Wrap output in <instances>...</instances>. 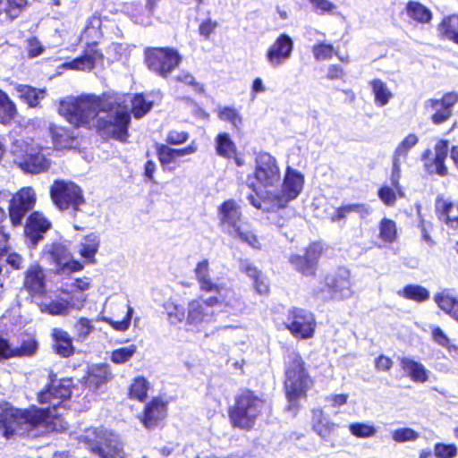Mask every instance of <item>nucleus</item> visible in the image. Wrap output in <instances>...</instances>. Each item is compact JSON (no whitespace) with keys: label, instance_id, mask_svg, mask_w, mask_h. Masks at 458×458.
<instances>
[{"label":"nucleus","instance_id":"60","mask_svg":"<svg viewBox=\"0 0 458 458\" xmlns=\"http://www.w3.org/2000/svg\"><path fill=\"white\" fill-rule=\"evenodd\" d=\"M176 81L191 86L195 91L202 92L203 86L195 81V78L188 72H182L176 76Z\"/></svg>","mask_w":458,"mask_h":458},{"label":"nucleus","instance_id":"26","mask_svg":"<svg viewBox=\"0 0 458 458\" xmlns=\"http://www.w3.org/2000/svg\"><path fill=\"white\" fill-rule=\"evenodd\" d=\"M37 348L38 344L34 340L24 342L21 347H13L6 339L0 336V361L13 357L30 356Z\"/></svg>","mask_w":458,"mask_h":458},{"label":"nucleus","instance_id":"64","mask_svg":"<svg viewBox=\"0 0 458 458\" xmlns=\"http://www.w3.org/2000/svg\"><path fill=\"white\" fill-rule=\"evenodd\" d=\"M28 54L30 57H37L40 55L43 51V46L37 38L28 39Z\"/></svg>","mask_w":458,"mask_h":458},{"label":"nucleus","instance_id":"16","mask_svg":"<svg viewBox=\"0 0 458 458\" xmlns=\"http://www.w3.org/2000/svg\"><path fill=\"white\" fill-rule=\"evenodd\" d=\"M285 327L295 337L309 339L314 335L316 321L312 313L293 308L288 313Z\"/></svg>","mask_w":458,"mask_h":458},{"label":"nucleus","instance_id":"56","mask_svg":"<svg viewBox=\"0 0 458 458\" xmlns=\"http://www.w3.org/2000/svg\"><path fill=\"white\" fill-rule=\"evenodd\" d=\"M458 449L454 444L437 443L434 446V454L437 458H454Z\"/></svg>","mask_w":458,"mask_h":458},{"label":"nucleus","instance_id":"29","mask_svg":"<svg viewBox=\"0 0 458 458\" xmlns=\"http://www.w3.org/2000/svg\"><path fill=\"white\" fill-rule=\"evenodd\" d=\"M400 365L402 369L413 382L425 383L429 378V370L422 363L410 357L402 358Z\"/></svg>","mask_w":458,"mask_h":458},{"label":"nucleus","instance_id":"57","mask_svg":"<svg viewBox=\"0 0 458 458\" xmlns=\"http://www.w3.org/2000/svg\"><path fill=\"white\" fill-rule=\"evenodd\" d=\"M334 47L330 44L320 43L313 46L312 54L316 60L322 61L332 57Z\"/></svg>","mask_w":458,"mask_h":458},{"label":"nucleus","instance_id":"4","mask_svg":"<svg viewBox=\"0 0 458 458\" xmlns=\"http://www.w3.org/2000/svg\"><path fill=\"white\" fill-rule=\"evenodd\" d=\"M79 440L100 458H125L119 437L104 427L87 428Z\"/></svg>","mask_w":458,"mask_h":458},{"label":"nucleus","instance_id":"38","mask_svg":"<svg viewBox=\"0 0 458 458\" xmlns=\"http://www.w3.org/2000/svg\"><path fill=\"white\" fill-rule=\"evenodd\" d=\"M434 300L443 311L458 322V296L453 295L449 291H443L436 294Z\"/></svg>","mask_w":458,"mask_h":458},{"label":"nucleus","instance_id":"45","mask_svg":"<svg viewBox=\"0 0 458 458\" xmlns=\"http://www.w3.org/2000/svg\"><path fill=\"white\" fill-rule=\"evenodd\" d=\"M98 237L92 233L84 238V241L80 245L79 252L83 259L91 262L98 250Z\"/></svg>","mask_w":458,"mask_h":458},{"label":"nucleus","instance_id":"49","mask_svg":"<svg viewBox=\"0 0 458 458\" xmlns=\"http://www.w3.org/2000/svg\"><path fill=\"white\" fill-rule=\"evenodd\" d=\"M396 237L395 222L388 218H383L379 223V238L385 242H394Z\"/></svg>","mask_w":458,"mask_h":458},{"label":"nucleus","instance_id":"52","mask_svg":"<svg viewBox=\"0 0 458 458\" xmlns=\"http://www.w3.org/2000/svg\"><path fill=\"white\" fill-rule=\"evenodd\" d=\"M391 183H393L391 182ZM393 187L390 186H383L378 191V198L380 200L388 207H393L395 204L397 197H403L404 193L402 190V193H400L395 186L392 184Z\"/></svg>","mask_w":458,"mask_h":458},{"label":"nucleus","instance_id":"54","mask_svg":"<svg viewBox=\"0 0 458 458\" xmlns=\"http://www.w3.org/2000/svg\"><path fill=\"white\" fill-rule=\"evenodd\" d=\"M164 308L166 312L167 318L172 325L182 323L184 318L186 319L183 309L175 302L167 301L164 305Z\"/></svg>","mask_w":458,"mask_h":458},{"label":"nucleus","instance_id":"30","mask_svg":"<svg viewBox=\"0 0 458 458\" xmlns=\"http://www.w3.org/2000/svg\"><path fill=\"white\" fill-rule=\"evenodd\" d=\"M13 87L18 98L31 108L38 106L41 100L46 97V89H44L18 83H14Z\"/></svg>","mask_w":458,"mask_h":458},{"label":"nucleus","instance_id":"51","mask_svg":"<svg viewBox=\"0 0 458 458\" xmlns=\"http://www.w3.org/2000/svg\"><path fill=\"white\" fill-rule=\"evenodd\" d=\"M217 115L220 120L230 123L236 129L240 127L242 122L241 114L233 107H219L217 110Z\"/></svg>","mask_w":458,"mask_h":458},{"label":"nucleus","instance_id":"5","mask_svg":"<svg viewBox=\"0 0 458 458\" xmlns=\"http://www.w3.org/2000/svg\"><path fill=\"white\" fill-rule=\"evenodd\" d=\"M221 230L255 249H260L259 238L242 222L240 207L233 200L225 201L219 208Z\"/></svg>","mask_w":458,"mask_h":458},{"label":"nucleus","instance_id":"59","mask_svg":"<svg viewBox=\"0 0 458 458\" xmlns=\"http://www.w3.org/2000/svg\"><path fill=\"white\" fill-rule=\"evenodd\" d=\"M356 210V203L346 204L336 208L334 215L331 216L330 219L332 222L341 221L351 213H355Z\"/></svg>","mask_w":458,"mask_h":458},{"label":"nucleus","instance_id":"43","mask_svg":"<svg viewBox=\"0 0 458 458\" xmlns=\"http://www.w3.org/2000/svg\"><path fill=\"white\" fill-rule=\"evenodd\" d=\"M148 381L144 377H137L132 380L130 386L129 396L131 399L143 402L148 396Z\"/></svg>","mask_w":458,"mask_h":458},{"label":"nucleus","instance_id":"24","mask_svg":"<svg viewBox=\"0 0 458 458\" xmlns=\"http://www.w3.org/2000/svg\"><path fill=\"white\" fill-rule=\"evenodd\" d=\"M49 228V221L42 214L34 212L28 218L24 233L30 243L36 245Z\"/></svg>","mask_w":458,"mask_h":458},{"label":"nucleus","instance_id":"46","mask_svg":"<svg viewBox=\"0 0 458 458\" xmlns=\"http://www.w3.org/2000/svg\"><path fill=\"white\" fill-rule=\"evenodd\" d=\"M350 433L359 438L374 437L377 428L370 422H353L348 427Z\"/></svg>","mask_w":458,"mask_h":458},{"label":"nucleus","instance_id":"21","mask_svg":"<svg viewBox=\"0 0 458 458\" xmlns=\"http://www.w3.org/2000/svg\"><path fill=\"white\" fill-rule=\"evenodd\" d=\"M418 137L415 134H409L401 141L394 151L392 182L400 193H402V186L399 182L401 177V161L406 157L409 150L418 143Z\"/></svg>","mask_w":458,"mask_h":458},{"label":"nucleus","instance_id":"44","mask_svg":"<svg viewBox=\"0 0 458 458\" xmlns=\"http://www.w3.org/2000/svg\"><path fill=\"white\" fill-rule=\"evenodd\" d=\"M442 37L454 41L458 37V15H450L443 19L438 28Z\"/></svg>","mask_w":458,"mask_h":458},{"label":"nucleus","instance_id":"33","mask_svg":"<svg viewBox=\"0 0 458 458\" xmlns=\"http://www.w3.org/2000/svg\"><path fill=\"white\" fill-rule=\"evenodd\" d=\"M53 347L55 352L62 357H69L73 354L74 348L68 332L62 328L55 327L52 330Z\"/></svg>","mask_w":458,"mask_h":458},{"label":"nucleus","instance_id":"9","mask_svg":"<svg viewBox=\"0 0 458 458\" xmlns=\"http://www.w3.org/2000/svg\"><path fill=\"white\" fill-rule=\"evenodd\" d=\"M264 407V401L249 390L242 391L229 411L234 427L250 429L256 423Z\"/></svg>","mask_w":458,"mask_h":458},{"label":"nucleus","instance_id":"27","mask_svg":"<svg viewBox=\"0 0 458 458\" xmlns=\"http://www.w3.org/2000/svg\"><path fill=\"white\" fill-rule=\"evenodd\" d=\"M436 210L438 217L449 228H458V205L444 198H437L436 201Z\"/></svg>","mask_w":458,"mask_h":458},{"label":"nucleus","instance_id":"11","mask_svg":"<svg viewBox=\"0 0 458 458\" xmlns=\"http://www.w3.org/2000/svg\"><path fill=\"white\" fill-rule=\"evenodd\" d=\"M216 300L215 298L199 297L187 304L186 325L191 330H203L208 324L216 320L214 310Z\"/></svg>","mask_w":458,"mask_h":458},{"label":"nucleus","instance_id":"1","mask_svg":"<svg viewBox=\"0 0 458 458\" xmlns=\"http://www.w3.org/2000/svg\"><path fill=\"white\" fill-rule=\"evenodd\" d=\"M152 103L142 95H84L66 98L60 102L59 114L71 124L96 128L103 135L125 141L131 120L129 110L136 118L144 116Z\"/></svg>","mask_w":458,"mask_h":458},{"label":"nucleus","instance_id":"35","mask_svg":"<svg viewBox=\"0 0 458 458\" xmlns=\"http://www.w3.org/2000/svg\"><path fill=\"white\" fill-rule=\"evenodd\" d=\"M18 116V108L15 102L4 90L0 89V123L4 126L11 125Z\"/></svg>","mask_w":458,"mask_h":458},{"label":"nucleus","instance_id":"63","mask_svg":"<svg viewBox=\"0 0 458 458\" xmlns=\"http://www.w3.org/2000/svg\"><path fill=\"white\" fill-rule=\"evenodd\" d=\"M70 304V310H81L86 301V296L83 293L73 292L69 298H67Z\"/></svg>","mask_w":458,"mask_h":458},{"label":"nucleus","instance_id":"18","mask_svg":"<svg viewBox=\"0 0 458 458\" xmlns=\"http://www.w3.org/2000/svg\"><path fill=\"white\" fill-rule=\"evenodd\" d=\"M293 50V41L291 37L281 34L268 47L266 60L272 68H278L291 58Z\"/></svg>","mask_w":458,"mask_h":458},{"label":"nucleus","instance_id":"31","mask_svg":"<svg viewBox=\"0 0 458 458\" xmlns=\"http://www.w3.org/2000/svg\"><path fill=\"white\" fill-rule=\"evenodd\" d=\"M373 96V101L376 106L384 107L390 103L394 98V93L386 82L380 79H373L369 82Z\"/></svg>","mask_w":458,"mask_h":458},{"label":"nucleus","instance_id":"20","mask_svg":"<svg viewBox=\"0 0 458 458\" xmlns=\"http://www.w3.org/2000/svg\"><path fill=\"white\" fill-rule=\"evenodd\" d=\"M323 252V246L320 242H312L306 249L304 256L293 255L290 262L302 275L311 276L315 274L318 261Z\"/></svg>","mask_w":458,"mask_h":458},{"label":"nucleus","instance_id":"12","mask_svg":"<svg viewBox=\"0 0 458 458\" xmlns=\"http://www.w3.org/2000/svg\"><path fill=\"white\" fill-rule=\"evenodd\" d=\"M178 51L168 47L150 48L146 51L148 67L161 77H167L181 63Z\"/></svg>","mask_w":458,"mask_h":458},{"label":"nucleus","instance_id":"32","mask_svg":"<svg viewBox=\"0 0 458 458\" xmlns=\"http://www.w3.org/2000/svg\"><path fill=\"white\" fill-rule=\"evenodd\" d=\"M27 5L28 0H0V21H13Z\"/></svg>","mask_w":458,"mask_h":458},{"label":"nucleus","instance_id":"42","mask_svg":"<svg viewBox=\"0 0 458 458\" xmlns=\"http://www.w3.org/2000/svg\"><path fill=\"white\" fill-rule=\"evenodd\" d=\"M406 11L410 18L420 23H428L432 19L431 12L418 2L408 3Z\"/></svg>","mask_w":458,"mask_h":458},{"label":"nucleus","instance_id":"28","mask_svg":"<svg viewBox=\"0 0 458 458\" xmlns=\"http://www.w3.org/2000/svg\"><path fill=\"white\" fill-rule=\"evenodd\" d=\"M449 142L446 140H439L435 147V157L431 163H426L427 169L430 174H437L444 176L447 174L445 159L447 157Z\"/></svg>","mask_w":458,"mask_h":458},{"label":"nucleus","instance_id":"62","mask_svg":"<svg viewBox=\"0 0 458 458\" xmlns=\"http://www.w3.org/2000/svg\"><path fill=\"white\" fill-rule=\"evenodd\" d=\"M433 340L443 347H446L449 350V338L445 334V332L438 327H432L431 331Z\"/></svg>","mask_w":458,"mask_h":458},{"label":"nucleus","instance_id":"58","mask_svg":"<svg viewBox=\"0 0 458 458\" xmlns=\"http://www.w3.org/2000/svg\"><path fill=\"white\" fill-rule=\"evenodd\" d=\"M53 138L55 146L59 148H67L72 146L74 139L65 133L63 129L54 131Z\"/></svg>","mask_w":458,"mask_h":458},{"label":"nucleus","instance_id":"34","mask_svg":"<svg viewBox=\"0 0 458 458\" xmlns=\"http://www.w3.org/2000/svg\"><path fill=\"white\" fill-rule=\"evenodd\" d=\"M312 428L322 438L327 439L338 428V425L327 418L322 410L312 411Z\"/></svg>","mask_w":458,"mask_h":458},{"label":"nucleus","instance_id":"39","mask_svg":"<svg viewBox=\"0 0 458 458\" xmlns=\"http://www.w3.org/2000/svg\"><path fill=\"white\" fill-rule=\"evenodd\" d=\"M40 310L52 316H66L71 312L67 298L59 296L55 300L42 301Z\"/></svg>","mask_w":458,"mask_h":458},{"label":"nucleus","instance_id":"36","mask_svg":"<svg viewBox=\"0 0 458 458\" xmlns=\"http://www.w3.org/2000/svg\"><path fill=\"white\" fill-rule=\"evenodd\" d=\"M45 276L38 265L30 266L25 275L24 286L32 293H41L44 291Z\"/></svg>","mask_w":458,"mask_h":458},{"label":"nucleus","instance_id":"41","mask_svg":"<svg viewBox=\"0 0 458 458\" xmlns=\"http://www.w3.org/2000/svg\"><path fill=\"white\" fill-rule=\"evenodd\" d=\"M216 151L218 156L231 158L236 154V146L228 133H219L216 138Z\"/></svg>","mask_w":458,"mask_h":458},{"label":"nucleus","instance_id":"19","mask_svg":"<svg viewBox=\"0 0 458 458\" xmlns=\"http://www.w3.org/2000/svg\"><path fill=\"white\" fill-rule=\"evenodd\" d=\"M212 293L215 295L210 297L216 300V306L222 308L225 312L237 315L244 310L245 303L241 296L225 284H218Z\"/></svg>","mask_w":458,"mask_h":458},{"label":"nucleus","instance_id":"17","mask_svg":"<svg viewBox=\"0 0 458 458\" xmlns=\"http://www.w3.org/2000/svg\"><path fill=\"white\" fill-rule=\"evenodd\" d=\"M36 203V193L30 187L21 189L11 199L9 207L10 220L13 225H21L25 214Z\"/></svg>","mask_w":458,"mask_h":458},{"label":"nucleus","instance_id":"6","mask_svg":"<svg viewBox=\"0 0 458 458\" xmlns=\"http://www.w3.org/2000/svg\"><path fill=\"white\" fill-rule=\"evenodd\" d=\"M280 182L281 173L276 157L268 153L259 154L255 159L254 174L247 178L248 186L257 195V191H273ZM254 198L259 199L257 196Z\"/></svg>","mask_w":458,"mask_h":458},{"label":"nucleus","instance_id":"3","mask_svg":"<svg viewBox=\"0 0 458 458\" xmlns=\"http://www.w3.org/2000/svg\"><path fill=\"white\" fill-rule=\"evenodd\" d=\"M304 183V174L291 166H287L280 190L266 191L264 193L257 191L259 199H256L251 194L248 199L250 204L259 209L284 208L289 202L299 197L303 190Z\"/></svg>","mask_w":458,"mask_h":458},{"label":"nucleus","instance_id":"61","mask_svg":"<svg viewBox=\"0 0 458 458\" xmlns=\"http://www.w3.org/2000/svg\"><path fill=\"white\" fill-rule=\"evenodd\" d=\"M189 134L186 131H170L166 136V141L172 145H180L186 142Z\"/></svg>","mask_w":458,"mask_h":458},{"label":"nucleus","instance_id":"50","mask_svg":"<svg viewBox=\"0 0 458 458\" xmlns=\"http://www.w3.org/2000/svg\"><path fill=\"white\" fill-rule=\"evenodd\" d=\"M392 439L400 444L417 441L420 435L411 428H399L391 432Z\"/></svg>","mask_w":458,"mask_h":458},{"label":"nucleus","instance_id":"48","mask_svg":"<svg viewBox=\"0 0 458 458\" xmlns=\"http://www.w3.org/2000/svg\"><path fill=\"white\" fill-rule=\"evenodd\" d=\"M136 352L137 346L135 344L120 347L111 352L110 360L114 364H124L128 362Z\"/></svg>","mask_w":458,"mask_h":458},{"label":"nucleus","instance_id":"40","mask_svg":"<svg viewBox=\"0 0 458 458\" xmlns=\"http://www.w3.org/2000/svg\"><path fill=\"white\" fill-rule=\"evenodd\" d=\"M110 377L111 374L106 365H95L89 369L88 377H86V383L89 386L98 387L107 382Z\"/></svg>","mask_w":458,"mask_h":458},{"label":"nucleus","instance_id":"7","mask_svg":"<svg viewBox=\"0 0 458 458\" xmlns=\"http://www.w3.org/2000/svg\"><path fill=\"white\" fill-rule=\"evenodd\" d=\"M41 151L38 144L24 139H15L11 145L14 162L27 173L39 174L48 170L50 161Z\"/></svg>","mask_w":458,"mask_h":458},{"label":"nucleus","instance_id":"2","mask_svg":"<svg viewBox=\"0 0 458 458\" xmlns=\"http://www.w3.org/2000/svg\"><path fill=\"white\" fill-rule=\"evenodd\" d=\"M72 385L70 378H51L47 389L38 394V402L49 404L46 409L32 407L23 411L0 406V429L3 436L8 439L14 434H23L34 428H38L41 433L65 428L58 410L70 398Z\"/></svg>","mask_w":458,"mask_h":458},{"label":"nucleus","instance_id":"22","mask_svg":"<svg viewBox=\"0 0 458 458\" xmlns=\"http://www.w3.org/2000/svg\"><path fill=\"white\" fill-rule=\"evenodd\" d=\"M133 308L125 303H118L113 311L114 318L102 316L97 320L109 324L113 329L119 332H125L131 326V321L133 314Z\"/></svg>","mask_w":458,"mask_h":458},{"label":"nucleus","instance_id":"14","mask_svg":"<svg viewBox=\"0 0 458 458\" xmlns=\"http://www.w3.org/2000/svg\"><path fill=\"white\" fill-rule=\"evenodd\" d=\"M458 102L456 92L445 93L441 98H428L423 102V110L431 123L439 125L450 119L453 107Z\"/></svg>","mask_w":458,"mask_h":458},{"label":"nucleus","instance_id":"47","mask_svg":"<svg viewBox=\"0 0 458 458\" xmlns=\"http://www.w3.org/2000/svg\"><path fill=\"white\" fill-rule=\"evenodd\" d=\"M74 339L77 342H84L94 330L92 321L87 318H80L74 324Z\"/></svg>","mask_w":458,"mask_h":458},{"label":"nucleus","instance_id":"53","mask_svg":"<svg viewBox=\"0 0 458 458\" xmlns=\"http://www.w3.org/2000/svg\"><path fill=\"white\" fill-rule=\"evenodd\" d=\"M403 296L406 299L421 302L429 298V293L423 286L411 284L404 287Z\"/></svg>","mask_w":458,"mask_h":458},{"label":"nucleus","instance_id":"8","mask_svg":"<svg viewBox=\"0 0 458 458\" xmlns=\"http://www.w3.org/2000/svg\"><path fill=\"white\" fill-rule=\"evenodd\" d=\"M313 380L306 370L305 363L298 353L289 355L285 370L284 388L288 401L293 403L306 396Z\"/></svg>","mask_w":458,"mask_h":458},{"label":"nucleus","instance_id":"37","mask_svg":"<svg viewBox=\"0 0 458 458\" xmlns=\"http://www.w3.org/2000/svg\"><path fill=\"white\" fill-rule=\"evenodd\" d=\"M194 274L200 291L210 293L216 289L218 283L212 281L209 275V264L207 259H203L196 265Z\"/></svg>","mask_w":458,"mask_h":458},{"label":"nucleus","instance_id":"10","mask_svg":"<svg viewBox=\"0 0 458 458\" xmlns=\"http://www.w3.org/2000/svg\"><path fill=\"white\" fill-rule=\"evenodd\" d=\"M50 197L55 207L60 210L70 208L74 213L81 210L85 204L81 188L72 181L56 180L50 188Z\"/></svg>","mask_w":458,"mask_h":458},{"label":"nucleus","instance_id":"23","mask_svg":"<svg viewBox=\"0 0 458 458\" xmlns=\"http://www.w3.org/2000/svg\"><path fill=\"white\" fill-rule=\"evenodd\" d=\"M102 58L103 55L96 48V46L89 45L81 56L63 64L62 67L74 71H90Z\"/></svg>","mask_w":458,"mask_h":458},{"label":"nucleus","instance_id":"55","mask_svg":"<svg viewBox=\"0 0 458 458\" xmlns=\"http://www.w3.org/2000/svg\"><path fill=\"white\" fill-rule=\"evenodd\" d=\"M157 156L163 165H168L178 158L176 148H172L167 145L160 144L157 147Z\"/></svg>","mask_w":458,"mask_h":458},{"label":"nucleus","instance_id":"25","mask_svg":"<svg viewBox=\"0 0 458 458\" xmlns=\"http://www.w3.org/2000/svg\"><path fill=\"white\" fill-rule=\"evenodd\" d=\"M166 416V404L160 399H153L145 408L144 413L140 417L141 423L147 428H153Z\"/></svg>","mask_w":458,"mask_h":458},{"label":"nucleus","instance_id":"13","mask_svg":"<svg viewBox=\"0 0 458 458\" xmlns=\"http://www.w3.org/2000/svg\"><path fill=\"white\" fill-rule=\"evenodd\" d=\"M323 300H344L352 296L350 273L346 269H339L336 276L326 277L325 285L316 292Z\"/></svg>","mask_w":458,"mask_h":458},{"label":"nucleus","instance_id":"15","mask_svg":"<svg viewBox=\"0 0 458 458\" xmlns=\"http://www.w3.org/2000/svg\"><path fill=\"white\" fill-rule=\"evenodd\" d=\"M44 258L52 265V270L60 275H69L83 268V266L74 260L68 250L61 244L48 246Z\"/></svg>","mask_w":458,"mask_h":458}]
</instances>
